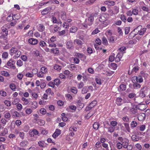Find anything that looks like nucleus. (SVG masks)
Segmentation results:
<instances>
[{"instance_id":"nucleus-1","label":"nucleus","mask_w":150,"mask_h":150,"mask_svg":"<svg viewBox=\"0 0 150 150\" xmlns=\"http://www.w3.org/2000/svg\"><path fill=\"white\" fill-rule=\"evenodd\" d=\"M94 16L92 14L88 17V19H86L84 23H83V26L87 28L88 25L90 26L93 24L94 21Z\"/></svg>"},{"instance_id":"nucleus-2","label":"nucleus","mask_w":150,"mask_h":150,"mask_svg":"<svg viewBox=\"0 0 150 150\" xmlns=\"http://www.w3.org/2000/svg\"><path fill=\"white\" fill-rule=\"evenodd\" d=\"M15 63V61L10 60L7 62L6 66L9 69L11 68L14 69L16 68V66L14 65Z\"/></svg>"},{"instance_id":"nucleus-3","label":"nucleus","mask_w":150,"mask_h":150,"mask_svg":"<svg viewBox=\"0 0 150 150\" xmlns=\"http://www.w3.org/2000/svg\"><path fill=\"white\" fill-rule=\"evenodd\" d=\"M17 16V14H11L9 15L6 18V20L8 21H11L13 20H16L18 19V18L16 17Z\"/></svg>"},{"instance_id":"nucleus-4","label":"nucleus","mask_w":150,"mask_h":150,"mask_svg":"<svg viewBox=\"0 0 150 150\" xmlns=\"http://www.w3.org/2000/svg\"><path fill=\"white\" fill-rule=\"evenodd\" d=\"M7 26V24H5L4 25V26L1 27V35H8V29L6 28Z\"/></svg>"},{"instance_id":"nucleus-5","label":"nucleus","mask_w":150,"mask_h":150,"mask_svg":"<svg viewBox=\"0 0 150 150\" xmlns=\"http://www.w3.org/2000/svg\"><path fill=\"white\" fill-rule=\"evenodd\" d=\"M138 108L137 105H133L132 107L130 108V113L135 114H138Z\"/></svg>"},{"instance_id":"nucleus-6","label":"nucleus","mask_w":150,"mask_h":150,"mask_svg":"<svg viewBox=\"0 0 150 150\" xmlns=\"http://www.w3.org/2000/svg\"><path fill=\"white\" fill-rule=\"evenodd\" d=\"M39 133V132L35 129L30 130L29 132V135L32 137H34L35 135H38Z\"/></svg>"},{"instance_id":"nucleus-7","label":"nucleus","mask_w":150,"mask_h":150,"mask_svg":"<svg viewBox=\"0 0 150 150\" xmlns=\"http://www.w3.org/2000/svg\"><path fill=\"white\" fill-rule=\"evenodd\" d=\"M28 42L31 45H35L38 43V41L37 39L31 38L28 40Z\"/></svg>"},{"instance_id":"nucleus-8","label":"nucleus","mask_w":150,"mask_h":150,"mask_svg":"<svg viewBox=\"0 0 150 150\" xmlns=\"http://www.w3.org/2000/svg\"><path fill=\"white\" fill-rule=\"evenodd\" d=\"M74 45L71 40L68 41L66 43V47L69 50H71L74 48Z\"/></svg>"},{"instance_id":"nucleus-9","label":"nucleus","mask_w":150,"mask_h":150,"mask_svg":"<svg viewBox=\"0 0 150 150\" xmlns=\"http://www.w3.org/2000/svg\"><path fill=\"white\" fill-rule=\"evenodd\" d=\"M123 56V54L122 52H120L118 53L115 58V62H119L120 61L122 57Z\"/></svg>"},{"instance_id":"nucleus-10","label":"nucleus","mask_w":150,"mask_h":150,"mask_svg":"<svg viewBox=\"0 0 150 150\" xmlns=\"http://www.w3.org/2000/svg\"><path fill=\"white\" fill-rule=\"evenodd\" d=\"M52 21L53 23H56L58 25H61L62 22L60 20H57L54 16H53L52 18Z\"/></svg>"},{"instance_id":"nucleus-11","label":"nucleus","mask_w":150,"mask_h":150,"mask_svg":"<svg viewBox=\"0 0 150 150\" xmlns=\"http://www.w3.org/2000/svg\"><path fill=\"white\" fill-rule=\"evenodd\" d=\"M61 133V130L59 129H56L55 131L52 134V137L54 139L56 138Z\"/></svg>"},{"instance_id":"nucleus-12","label":"nucleus","mask_w":150,"mask_h":150,"mask_svg":"<svg viewBox=\"0 0 150 150\" xmlns=\"http://www.w3.org/2000/svg\"><path fill=\"white\" fill-rule=\"evenodd\" d=\"M104 4L108 6H112L115 5V1H111V0H108L105 1L104 2Z\"/></svg>"},{"instance_id":"nucleus-13","label":"nucleus","mask_w":150,"mask_h":150,"mask_svg":"<svg viewBox=\"0 0 150 150\" xmlns=\"http://www.w3.org/2000/svg\"><path fill=\"white\" fill-rule=\"evenodd\" d=\"M146 116V114L144 113L139 114L138 115V119L139 121H143L145 119Z\"/></svg>"},{"instance_id":"nucleus-14","label":"nucleus","mask_w":150,"mask_h":150,"mask_svg":"<svg viewBox=\"0 0 150 150\" xmlns=\"http://www.w3.org/2000/svg\"><path fill=\"white\" fill-rule=\"evenodd\" d=\"M4 117L8 120H10L11 118V114L9 111H6L4 112Z\"/></svg>"},{"instance_id":"nucleus-15","label":"nucleus","mask_w":150,"mask_h":150,"mask_svg":"<svg viewBox=\"0 0 150 150\" xmlns=\"http://www.w3.org/2000/svg\"><path fill=\"white\" fill-rule=\"evenodd\" d=\"M45 27L42 24H40L37 26V28L38 30L40 32H43L45 30Z\"/></svg>"},{"instance_id":"nucleus-16","label":"nucleus","mask_w":150,"mask_h":150,"mask_svg":"<svg viewBox=\"0 0 150 150\" xmlns=\"http://www.w3.org/2000/svg\"><path fill=\"white\" fill-rule=\"evenodd\" d=\"M97 103L96 100H93L88 106V108L89 109H91L92 108L94 107Z\"/></svg>"},{"instance_id":"nucleus-17","label":"nucleus","mask_w":150,"mask_h":150,"mask_svg":"<svg viewBox=\"0 0 150 150\" xmlns=\"http://www.w3.org/2000/svg\"><path fill=\"white\" fill-rule=\"evenodd\" d=\"M51 10V8L47 7L43 10L41 12V13L42 15H46Z\"/></svg>"},{"instance_id":"nucleus-18","label":"nucleus","mask_w":150,"mask_h":150,"mask_svg":"<svg viewBox=\"0 0 150 150\" xmlns=\"http://www.w3.org/2000/svg\"><path fill=\"white\" fill-rule=\"evenodd\" d=\"M146 90H144V88H142L139 92V96L140 97L143 98L145 97L146 96Z\"/></svg>"},{"instance_id":"nucleus-19","label":"nucleus","mask_w":150,"mask_h":150,"mask_svg":"<svg viewBox=\"0 0 150 150\" xmlns=\"http://www.w3.org/2000/svg\"><path fill=\"white\" fill-rule=\"evenodd\" d=\"M122 100V99L121 98H117L116 100V103L118 105H121L123 103Z\"/></svg>"},{"instance_id":"nucleus-20","label":"nucleus","mask_w":150,"mask_h":150,"mask_svg":"<svg viewBox=\"0 0 150 150\" xmlns=\"http://www.w3.org/2000/svg\"><path fill=\"white\" fill-rule=\"evenodd\" d=\"M28 142L26 140H23L20 143V145L22 147H24L28 145Z\"/></svg>"},{"instance_id":"nucleus-21","label":"nucleus","mask_w":150,"mask_h":150,"mask_svg":"<svg viewBox=\"0 0 150 150\" xmlns=\"http://www.w3.org/2000/svg\"><path fill=\"white\" fill-rule=\"evenodd\" d=\"M36 122L38 125L40 126H42L45 124V121L40 119H38L36 120Z\"/></svg>"},{"instance_id":"nucleus-22","label":"nucleus","mask_w":150,"mask_h":150,"mask_svg":"<svg viewBox=\"0 0 150 150\" xmlns=\"http://www.w3.org/2000/svg\"><path fill=\"white\" fill-rule=\"evenodd\" d=\"M146 28H142L141 30H138L139 34L140 35H144V33L146 31Z\"/></svg>"},{"instance_id":"nucleus-23","label":"nucleus","mask_w":150,"mask_h":150,"mask_svg":"<svg viewBox=\"0 0 150 150\" xmlns=\"http://www.w3.org/2000/svg\"><path fill=\"white\" fill-rule=\"evenodd\" d=\"M76 57L81 59L86 57L85 55L82 53H77L76 54Z\"/></svg>"},{"instance_id":"nucleus-24","label":"nucleus","mask_w":150,"mask_h":150,"mask_svg":"<svg viewBox=\"0 0 150 150\" xmlns=\"http://www.w3.org/2000/svg\"><path fill=\"white\" fill-rule=\"evenodd\" d=\"M10 88L13 91H15L16 88V85L13 83H11L9 86Z\"/></svg>"},{"instance_id":"nucleus-25","label":"nucleus","mask_w":150,"mask_h":150,"mask_svg":"<svg viewBox=\"0 0 150 150\" xmlns=\"http://www.w3.org/2000/svg\"><path fill=\"white\" fill-rule=\"evenodd\" d=\"M132 10L133 14L134 15H138L139 11L137 8H132Z\"/></svg>"},{"instance_id":"nucleus-26","label":"nucleus","mask_w":150,"mask_h":150,"mask_svg":"<svg viewBox=\"0 0 150 150\" xmlns=\"http://www.w3.org/2000/svg\"><path fill=\"white\" fill-rule=\"evenodd\" d=\"M102 43L105 45H108V41L106 38L104 36L103 37L102 39Z\"/></svg>"},{"instance_id":"nucleus-27","label":"nucleus","mask_w":150,"mask_h":150,"mask_svg":"<svg viewBox=\"0 0 150 150\" xmlns=\"http://www.w3.org/2000/svg\"><path fill=\"white\" fill-rule=\"evenodd\" d=\"M88 91V86H85L82 89L81 91V93L83 94L86 93Z\"/></svg>"},{"instance_id":"nucleus-28","label":"nucleus","mask_w":150,"mask_h":150,"mask_svg":"<svg viewBox=\"0 0 150 150\" xmlns=\"http://www.w3.org/2000/svg\"><path fill=\"white\" fill-rule=\"evenodd\" d=\"M138 109L142 111H144L146 109V106L144 104H141L137 107Z\"/></svg>"},{"instance_id":"nucleus-29","label":"nucleus","mask_w":150,"mask_h":150,"mask_svg":"<svg viewBox=\"0 0 150 150\" xmlns=\"http://www.w3.org/2000/svg\"><path fill=\"white\" fill-rule=\"evenodd\" d=\"M38 107V103L36 101L33 102L31 105V108L33 109H36Z\"/></svg>"},{"instance_id":"nucleus-30","label":"nucleus","mask_w":150,"mask_h":150,"mask_svg":"<svg viewBox=\"0 0 150 150\" xmlns=\"http://www.w3.org/2000/svg\"><path fill=\"white\" fill-rule=\"evenodd\" d=\"M110 126L111 125V127H115V126H117L118 124V122L117 121L114 120L111 121L110 122Z\"/></svg>"},{"instance_id":"nucleus-31","label":"nucleus","mask_w":150,"mask_h":150,"mask_svg":"<svg viewBox=\"0 0 150 150\" xmlns=\"http://www.w3.org/2000/svg\"><path fill=\"white\" fill-rule=\"evenodd\" d=\"M21 54V52L20 51H18L15 53V54L13 56V58L16 59L19 57Z\"/></svg>"},{"instance_id":"nucleus-32","label":"nucleus","mask_w":150,"mask_h":150,"mask_svg":"<svg viewBox=\"0 0 150 150\" xmlns=\"http://www.w3.org/2000/svg\"><path fill=\"white\" fill-rule=\"evenodd\" d=\"M77 28L75 26H72L70 29V32L71 33H74L77 31Z\"/></svg>"},{"instance_id":"nucleus-33","label":"nucleus","mask_w":150,"mask_h":150,"mask_svg":"<svg viewBox=\"0 0 150 150\" xmlns=\"http://www.w3.org/2000/svg\"><path fill=\"white\" fill-rule=\"evenodd\" d=\"M8 131L7 129L5 128L4 129L3 131L1 133L0 135L1 136H4L6 134L8 133Z\"/></svg>"},{"instance_id":"nucleus-34","label":"nucleus","mask_w":150,"mask_h":150,"mask_svg":"<svg viewBox=\"0 0 150 150\" xmlns=\"http://www.w3.org/2000/svg\"><path fill=\"white\" fill-rule=\"evenodd\" d=\"M21 100L24 102L23 104L25 105H28L29 103V102L28 100L24 97H22L21 98Z\"/></svg>"},{"instance_id":"nucleus-35","label":"nucleus","mask_w":150,"mask_h":150,"mask_svg":"<svg viewBox=\"0 0 150 150\" xmlns=\"http://www.w3.org/2000/svg\"><path fill=\"white\" fill-rule=\"evenodd\" d=\"M124 125L127 131V132H130V129L129 124L127 123H125L124 124Z\"/></svg>"},{"instance_id":"nucleus-36","label":"nucleus","mask_w":150,"mask_h":150,"mask_svg":"<svg viewBox=\"0 0 150 150\" xmlns=\"http://www.w3.org/2000/svg\"><path fill=\"white\" fill-rule=\"evenodd\" d=\"M132 139L133 141L134 142L137 141L139 139V137L136 135H133L132 137Z\"/></svg>"},{"instance_id":"nucleus-37","label":"nucleus","mask_w":150,"mask_h":150,"mask_svg":"<svg viewBox=\"0 0 150 150\" xmlns=\"http://www.w3.org/2000/svg\"><path fill=\"white\" fill-rule=\"evenodd\" d=\"M120 18L124 23H125L127 21L126 18L125 16L123 14H121L120 16Z\"/></svg>"},{"instance_id":"nucleus-38","label":"nucleus","mask_w":150,"mask_h":150,"mask_svg":"<svg viewBox=\"0 0 150 150\" xmlns=\"http://www.w3.org/2000/svg\"><path fill=\"white\" fill-rule=\"evenodd\" d=\"M122 147L124 148H127L128 145V143L127 142L125 141V140L124 141L121 143Z\"/></svg>"},{"instance_id":"nucleus-39","label":"nucleus","mask_w":150,"mask_h":150,"mask_svg":"<svg viewBox=\"0 0 150 150\" xmlns=\"http://www.w3.org/2000/svg\"><path fill=\"white\" fill-rule=\"evenodd\" d=\"M47 93V94L48 95H51L52 96L53 95L54 93L52 91L51 89L50 88H48L45 91Z\"/></svg>"},{"instance_id":"nucleus-40","label":"nucleus","mask_w":150,"mask_h":150,"mask_svg":"<svg viewBox=\"0 0 150 150\" xmlns=\"http://www.w3.org/2000/svg\"><path fill=\"white\" fill-rule=\"evenodd\" d=\"M146 127V125H143L139 126L138 127L139 128L140 131H143L145 130Z\"/></svg>"},{"instance_id":"nucleus-41","label":"nucleus","mask_w":150,"mask_h":150,"mask_svg":"<svg viewBox=\"0 0 150 150\" xmlns=\"http://www.w3.org/2000/svg\"><path fill=\"white\" fill-rule=\"evenodd\" d=\"M38 145L41 147L43 148L44 147L45 143L43 141H40L38 142Z\"/></svg>"},{"instance_id":"nucleus-42","label":"nucleus","mask_w":150,"mask_h":150,"mask_svg":"<svg viewBox=\"0 0 150 150\" xmlns=\"http://www.w3.org/2000/svg\"><path fill=\"white\" fill-rule=\"evenodd\" d=\"M100 126L99 124L97 122H95L93 125V128L96 130H97Z\"/></svg>"},{"instance_id":"nucleus-43","label":"nucleus","mask_w":150,"mask_h":150,"mask_svg":"<svg viewBox=\"0 0 150 150\" xmlns=\"http://www.w3.org/2000/svg\"><path fill=\"white\" fill-rule=\"evenodd\" d=\"M107 129H108V132L110 133L113 132L115 130V127L111 126L108 127Z\"/></svg>"},{"instance_id":"nucleus-44","label":"nucleus","mask_w":150,"mask_h":150,"mask_svg":"<svg viewBox=\"0 0 150 150\" xmlns=\"http://www.w3.org/2000/svg\"><path fill=\"white\" fill-rule=\"evenodd\" d=\"M61 18L63 20H65L66 18V13L65 12H62L61 14Z\"/></svg>"},{"instance_id":"nucleus-45","label":"nucleus","mask_w":150,"mask_h":150,"mask_svg":"<svg viewBox=\"0 0 150 150\" xmlns=\"http://www.w3.org/2000/svg\"><path fill=\"white\" fill-rule=\"evenodd\" d=\"M100 147L101 148V143L99 141L97 142L95 144V148L98 150V149Z\"/></svg>"},{"instance_id":"nucleus-46","label":"nucleus","mask_w":150,"mask_h":150,"mask_svg":"<svg viewBox=\"0 0 150 150\" xmlns=\"http://www.w3.org/2000/svg\"><path fill=\"white\" fill-rule=\"evenodd\" d=\"M141 87L140 84H138L137 83H134L133 85V87L134 89H138L139 88Z\"/></svg>"},{"instance_id":"nucleus-47","label":"nucleus","mask_w":150,"mask_h":150,"mask_svg":"<svg viewBox=\"0 0 150 150\" xmlns=\"http://www.w3.org/2000/svg\"><path fill=\"white\" fill-rule=\"evenodd\" d=\"M16 106L17 109V110L18 111H20L22 110L23 108V106L20 103H18L17 104Z\"/></svg>"},{"instance_id":"nucleus-48","label":"nucleus","mask_w":150,"mask_h":150,"mask_svg":"<svg viewBox=\"0 0 150 150\" xmlns=\"http://www.w3.org/2000/svg\"><path fill=\"white\" fill-rule=\"evenodd\" d=\"M113 10L114 12V13H115V14H117L119 12V7L116 6H115L113 7Z\"/></svg>"},{"instance_id":"nucleus-49","label":"nucleus","mask_w":150,"mask_h":150,"mask_svg":"<svg viewBox=\"0 0 150 150\" xmlns=\"http://www.w3.org/2000/svg\"><path fill=\"white\" fill-rule=\"evenodd\" d=\"M54 84L56 86L59 85L61 82L60 80L58 79H55L54 80Z\"/></svg>"},{"instance_id":"nucleus-50","label":"nucleus","mask_w":150,"mask_h":150,"mask_svg":"<svg viewBox=\"0 0 150 150\" xmlns=\"http://www.w3.org/2000/svg\"><path fill=\"white\" fill-rule=\"evenodd\" d=\"M130 125L131 128L135 127L137 126V123L136 121H133L131 122Z\"/></svg>"},{"instance_id":"nucleus-51","label":"nucleus","mask_w":150,"mask_h":150,"mask_svg":"<svg viewBox=\"0 0 150 150\" xmlns=\"http://www.w3.org/2000/svg\"><path fill=\"white\" fill-rule=\"evenodd\" d=\"M45 74L42 71H39L37 74V76L39 78H42L44 76V74Z\"/></svg>"},{"instance_id":"nucleus-52","label":"nucleus","mask_w":150,"mask_h":150,"mask_svg":"<svg viewBox=\"0 0 150 150\" xmlns=\"http://www.w3.org/2000/svg\"><path fill=\"white\" fill-rule=\"evenodd\" d=\"M71 92L76 94L77 93V91L76 88L75 87H72L71 89Z\"/></svg>"},{"instance_id":"nucleus-53","label":"nucleus","mask_w":150,"mask_h":150,"mask_svg":"<svg viewBox=\"0 0 150 150\" xmlns=\"http://www.w3.org/2000/svg\"><path fill=\"white\" fill-rule=\"evenodd\" d=\"M96 0H89L86 2V5L92 4H93Z\"/></svg>"},{"instance_id":"nucleus-54","label":"nucleus","mask_w":150,"mask_h":150,"mask_svg":"<svg viewBox=\"0 0 150 150\" xmlns=\"http://www.w3.org/2000/svg\"><path fill=\"white\" fill-rule=\"evenodd\" d=\"M23 62L20 59L18 60L16 63V64L18 66L21 67L23 65Z\"/></svg>"},{"instance_id":"nucleus-55","label":"nucleus","mask_w":150,"mask_h":150,"mask_svg":"<svg viewBox=\"0 0 150 150\" xmlns=\"http://www.w3.org/2000/svg\"><path fill=\"white\" fill-rule=\"evenodd\" d=\"M41 71L43 72L44 74L47 72V68L45 67H42L40 69Z\"/></svg>"},{"instance_id":"nucleus-56","label":"nucleus","mask_w":150,"mask_h":150,"mask_svg":"<svg viewBox=\"0 0 150 150\" xmlns=\"http://www.w3.org/2000/svg\"><path fill=\"white\" fill-rule=\"evenodd\" d=\"M116 147L118 149H122V145L121 143L120 142H118L116 144Z\"/></svg>"},{"instance_id":"nucleus-57","label":"nucleus","mask_w":150,"mask_h":150,"mask_svg":"<svg viewBox=\"0 0 150 150\" xmlns=\"http://www.w3.org/2000/svg\"><path fill=\"white\" fill-rule=\"evenodd\" d=\"M126 88V86L125 85L122 84L120 86V89L121 91H125Z\"/></svg>"},{"instance_id":"nucleus-58","label":"nucleus","mask_w":150,"mask_h":150,"mask_svg":"<svg viewBox=\"0 0 150 150\" xmlns=\"http://www.w3.org/2000/svg\"><path fill=\"white\" fill-rule=\"evenodd\" d=\"M74 42L76 43L78 45H81L82 44V41L79 39H76L74 40Z\"/></svg>"},{"instance_id":"nucleus-59","label":"nucleus","mask_w":150,"mask_h":150,"mask_svg":"<svg viewBox=\"0 0 150 150\" xmlns=\"http://www.w3.org/2000/svg\"><path fill=\"white\" fill-rule=\"evenodd\" d=\"M4 103L8 107L10 106L11 104V102L7 100H5L4 101Z\"/></svg>"},{"instance_id":"nucleus-60","label":"nucleus","mask_w":150,"mask_h":150,"mask_svg":"<svg viewBox=\"0 0 150 150\" xmlns=\"http://www.w3.org/2000/svg\"><path fill=\"white\" fill-rule=\"evenodd\" d=\"M70 66L71 69L72 71H73L77 69V67L73 64H71L70 65Z\"/></svg>"},{"instance_id":"nucleus-61","label":"nucleus","mask_w":150,"mask_h":150,"mask_svg":"<svg viewBox=\"0 0 150 150\" xmlns=\"http://www.w3.org/2000/svg\"><path fill=\"white\" fill-rule=\"evenodd\" d=\"M103 125L104 127L105 128H108V127L110 126L109 124V122L108 121H105L103 123Z\"/></svg>"},{"instance_id":"nucleus-62","label":"nucleus","mask_w":150,"mask_h":150,"mask_svg":"<svg viewBox=\"0 0 150 150\" xmlns=\"http://www.w3.org/2000/svg\"><path fill=\"white\" fill-rule=\"evenodd\" d=\"M25 113L27 115H29L32 113L33 110L30 108H28L25 110Z\"/></svg>"},{"instance_id":"nucleus-63","label":"nucleus","mask_w":150,"mask_h":150,"mask_svg":"<svg viewBox=\"0 0 150 150\" xmlns=\"http://www.w3.org/2000/svg\"><path fill=\"white\" fill-rule=\"evenodd\" d=\"M61 28L60 27L58 26L57 25H56L54 28V31L53 32V33H55L57 32L59 30H60Z\"/></svg>"},{"instance_id":"nucleus-64","label":"nucleus","mask_w":150,"mask_h":150,"mask_svg":"<svg viewBox=\"0 0 150 150\" xmlns=\"http://www.w3.org/2000/svg\"><path fill=\"white\" fill-rule=\"evenodd\" d=\"M39 45L41 47H45L46 45V43L44 41L41 40L39 42Z\"/></svg>"}]
</instances>
